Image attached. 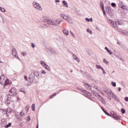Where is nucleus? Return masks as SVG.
Wrapping results in <instances>:
<instances>
[{
	"label": "nucleus",
	"instance_id": "f257e3e1",
	"mask_svg": "<svg viewBox=\"0 0 128 128\" xmlns=\"http://www.w3.org/2000/svg\"><path fill=\"white\" fill-rule=\"evenodd\" d=\"M33 74H31L30 75L28 79L30 80V82H29L32 84V82H34L36 78H38V80H40V72L38 70H34L33 71Z\"/></svg>",
	"mask_w": 128,
	"mask_h": 128
},
{
	"label": "nucleus",
	"instance_id": "f03ea898",
	"mask_svg": "<svg viewBox=\"0 0 128 128\" xmlns=\"http://www.w3.org/2000/svg\"><path fill=\"white\" fill-rule=\"evenodd\" d=\"M48 22V24H52V26H56L58 24H60L62 20H60V19H57L54 22L52 20L48 19V18H46L44 19V22Z\"/></svg>",
	"mask_w": 128,
	"mask_h": 128
},
{
	"label": "nucleus",
	"instance_id": "7ed1b4c3",
	"mask_svg": "<svg viewBox=\"0 0 128 128\" xmlns=\"http://www.w3.org/2000/svg\"><path fill=\"white\" fill-rule=\"evenodd\" d=\"M0 84L4 86V88H6V84H8V80H4V75L0 76Z\"/></svg>",
	"mask_w": 128,
	"mask_h": 128
},
{
	"label": "nucleus",
	"instance_id": "20e7f679",
	"mask_svg": "<svg viewBox=\"0 0 128 128\" xmlns=\"http://www.w3.org/2000/svg\"><path fill=\"white\" fill-rule=\"evenodd\" d=\"M11 97L12 96H10V94L6 95L4 98V102L6 104H10Z\"/></svg>",
	"mask_w": 128,
	"mask_h": 128
},
{
	"label": "nucleus",
	"instance_id": "39448f33",
	"mask_svg": "<svg viewBox=\"0 0 128 128\" xmlns=\"http://www.w3.org/2000/svg\"><path fill=\"white\" fill-rule=\"evenodd\" d=\"M9 92H10V95L11 96H16L18 93L16 92V88H12L10 90Z\"/></svg>",
	"mask_w": 128,
	"mask_h": 128
},
{
	"label": "nucleus",
	"instance_id": "423d86ee",
	"mask_svg": "<svg viewBox=\"0 0 128 128\" xmlns=\"http://www.w3.org/2000/svg\"><path fill=\"white\" fill-rule=\"evenodd\" d=\"M32 5L34 6V8H36V10H42V6H40V4L34 2H32Z\"/></svg>",
	"mask_w": 128,
	"mask_h": 128
},
{
	"label": "nucleus",
	"instance_id": "0eeeda50",
	"mask_svg": "<svg viewBox=\"0 0 128 128\" xmlns=\"http://www.w3.org/2000/svg\"><path fill=\"white\" fill-rule=\"evenodd\" d=\"M12 55H13L14 56V58H17V60H19L20 61V58L18 56V52H16V48H14L12 49Z\"/></svg>",
	"mask_w": 128,
	"mask_h": 128
},
{
	"label": "nucleus",
	"instance_id": "6e6552de",
	"mask_svg": "<svg viewBox=\"0 0 128 128\" xmlns=\"http://www.w3.org/2000/svg\"><path fill=\"white\" fill-rule=\"evenodd\" d=\"M113 114L111 116L113 118H114V120H120V116H118V114H114V112H113Z\"/></svg>",
	"mask_w": 128,
	"mask_h": 128
},
{
	"label": "nucleus",
	"instance_id": "1a4fd4ad",
	"mask_svg": "<svg viewBox=\"0 0 128 128\" xmlns=\"http://www.w3.org/2000/svg\"><path fill=\"white\" fill-rule=\"evenodd\" d=\"M81 92H82L84 94H86L85 95L86 96H92V94L86 90H81Z\"/></svg>",
	"mask_w": 128,
	"mask_h": 128
},
{
	"label": "nucleus",
	"instance_id": "9d476101",
	"mask_svg": "<svg viewBox=\"0 0 128 128\" xmlns=\"http://www.w3.org/2000/svg\"><path fill=\"white\" fill-rule=\"evenodd\" d=\"M46 22V24H42V27L44 28H48L50 24H48V22Z\"/></svg>",
	"mask_w": 128,
	"mask_h": 128
},
{
	"label": "nucleus",
	"instance_id": "9b49d317",
	"mask_svg": "<svg viewBox=\"0 0 128 128\" xmlns=\"http://www.w3.org/2000/svg\"><path fill=\"white\" fill-rule=\"evenodd\" d=\"M110 23L113 28H116V22L110 20Z\"/></svg>",
	"mask_w": 128,
	"mask_h": 128
},
{
	"label": "nucleus",
	"instance_id": "f8f14e48",
	"mask_svg": "<svg viewBox=\"0 0 128 128\" xmlns=\"http://www.w3.org/2000/svg\"><path fill=\"white\" fill-rule=\"evenodd\" d=\"M112 98L114 100H116L117 102H120V100H118V98L116 96V94H112Z\"/></svg>",
	"mask_w": 128,
	"mask_h": 128
},
{
	"label": "nucleus",
	"instance_id": "ddd939ff",
	"mask_svg": "<svg viewBox=\"0 0 128 128\" xmlns=\"http://www.w3.org/2000/svg\"><path fill=\"white\" fill-rule=\"evenodd\" d=\"M84 86L86 88H88V90H92V86H90V85L86 83L84 84Z\"/></svg>",
	"mask_w": 128,
	"mask_h": 128
},
{
	"label": "nucleus",
	"instance_id": "4468645a",
	"mask_svg": "<svg viewBox=\"0 0 128 128\" xmlns=\"http://www.w3.org/2000/svg\"><path fill=\"white\" fill-rule=\"evenodd\" d=\"M101 108L102 110L104 112L105 114H106V116H110V114L108 112L106 111V110H104V107H101Z\"/></svg>",
	"mask_w": 128,
	"mask_h": 128
},
{
	"label": "nucleus",
	"instance_id": "2eb2a0df",
	"mask_svg": "<svg viewBox=\"0 0 128 128\" xmlns=\"http://www.w3.org/2000/svg\"><path fill=\"white\" fill-rule=\"evenodd\" d=\"M100 6H101V8H102V10L103 11V14H104V16H106V11L104 10V4H102H102H101Z\"/></svg>",
	"mask_w": 128,
	"mask_h": 128
},
{
	"label": "nucleus",
	"instance_id": "dca6fc26",
	"mask_svg": "<svg viewBox=\"0 0 128 128\" xmlns=\"http://www.w3.org/2000/svg\"><path fill=\"white\" fill-rule=\"evenodd\" d=\"M62 3L64 6H66V8H68V2H66V1L63 0Z\"/></svg>",
	"mask_w": 128,
	"mask_h": 128
},
{
	"label": "nucleus",
	"instance_id": "f3484780",
	"mask_svg": "<svg viewBox=\"0 0 128 128\" xmlns=\"http://www.w3.org/2000/svg\"><path fill=\"white\" fill-rule=\"evenodd\" d=\"M124 2H121V1L119 2L118 4L119 8H122L123 6H124Z\"/></svg>",
	"mask_w": 128,
	"mask_h": 128
},
{
	"label": "nucleus",
	"instance_id": "a211bd4d",
	"mask_svg": "<svg viewBox=\"0 0 128 128\" xmlns=\"http://www.w3.org/2000/svg\"><path fill=\"white\" fill-rule=\"evenodd\" d=\"M94 96H96V98H100V100H104V98H102L100 95H98V92L95 93Z\"/></svg>",
	"mask_w": 128,
	"mask_h": 128
},
{
	"label": "nucleus",
	"instance_id": "6ab92c4d",
	"mask_svg": "<svg viewBox=\"0 0 128 128\" xmlns=\"http://www.w3.org/2000/svg\"><path fill=\"white\" fill-rule=\"evenodd\" d=\"M122 34H126V36H128V30H122Z\"/></svg>",
	"mask_w": 128,
	"mask_h": 128
},
{
	"label": "nucleus",
	"instance_id": "aec40b11",
	"mask_svg": "<svg viewBox=\"0 0 128 128\" xmlns=\"http://www.w3.org/2000/svg\"><path fill=\"white\" fill-rule=\"evenodd\" d=\"M106 10H108L109 12H112V8L110 6H107Z\"/></svg>",
	"mask_w": 128,
	"mask_h": 128
},
{
	"label": "nucleus",
	"instance_id": "412c9836",
	"mask_svg": "<svg viewBox=\"0 0 128 128\" xmlns=\"http://www.w3.org/2000/svg\"><path fill=\"white\" fill-rule=\"evenodd\" d=\"M55 40H58V42H62V38H60V36H58L55 38Z\"/></svg>",
	"mask_w": 128,
	"mask_h": 128
},
{
	"label": "nucleus",
	"instance_id": "4be33fe9",
	"mask_svg": "<svg viewBox=\"0 0 128 128\" xmlns=\"http://www.w3.org/2000/svg\"><path fill=\"white\" fill-rule=\"evenodd\" d=\"M63 34H65V36H68V31L66 30H63Z\"/></svg>",
	"mask_w": 128,
	"mask_h": 128
},
{
	"label": "nucleus",
	"instance_id": "5701e85b",
	"mask_svg": "<svg viewBox=\"0 0 128 128\" xmlns=\"http://www.w3.org/2000/svg\"><path fill=\"white\" fill-rule=\"evenodd\" d=\"M44 68H46V70L48 72H50V68L48 64H46V66Z\"/></svg>",
	"mask_w": 128,
	"mask_h": 128
},
{
	"label": "nucleus",
	"instance_id": "b1692460",
	"mask_svg": "<svg viewBox=\"0 0 128 128\" xmlns=\"http://www.w3.org/2000/svg\"><path fill=\"white\" fill-rule=\"evenodd\" d=\"M104 49L110 54H112V52H110V50H108V47H105Z\"/></svg>",
	"mask_w": 128,
	"mask_h": 128
},
{
	"label": "nucleus",
	"instance_id": "393cba45",
	"mask_svg": "<svg viewBox=\"0 0 128 128\" xmlns=\"http://www.w3.org/2000/svg\"><path fill=\"white\" fill-rule=\"evenodd\" d=\"M16 118H18L19 122H20L22 120V118L20 115L16 116Z\"/></svg>",
	"mask_w": 128,
	"mask_h": 128
},
{
	"label": "nucleus",
	"instance_id": "a878e982",
	"mask_svg": "<svg viewBox=\"0 0 128 128\" xmlns=\"http://www.w3.org/2000/svg\"><path fill=\"white\" fill-rule=\"evenodd\" d=\"M86 22H92V18H86Z\"/></svg>",
	"mask_w": 128,
	"mask_h": 128
},
{
	"label": "nucleus",
	"instance_id": "bb28decb",
	"mask_svg": "<svg viewBox=\"0 0 128 128\" xmlns=\"http://www.w3.org/2000/svg\"><path fill=\"white\" fill-rule=\"evenodd\" d=\"M40 64H41L42 66H44V67H45L46 66V64L45 62L44 61H40Z\"/></svg>",
	"mask_w": 128,
	"mask_h": 128
},
{
	"label": "nucleus",
	"instance_id": "cd10ccee",
	"mask_svg": "<svg viewBox=\"0 0 128 128\" xmlns=\"http://www.w3.org/2000/svg\"><path fill=\"white\" fill-rule=\"evenodd\" d=\"M63 18L66 20H67L68 22H70V21L68 20V17L67 16H66V15H64V16H63Z\"/></svg>",
	"mask_w": 128,
	"mask_h": 128
},
{
	"label": "nucleus",
	"instance_id": "c85d7f7f",
	"mask_svg": "<svg viewBox=\"0 0 128 128\" xmlns=\"http://www.w3.org/2000/svg\"><path fill=\"white\" fill-rule=\"evenodd\" d=\"M0 10L2 12H6V10L2 7L0 6Z\"/></svg>",
	"mask_w": 128,
	"mask_h": 128
},
{
	"label": "nucleus",
	"instance_id": "c756f323",
	"mask_svg": "<svg viewBox=\"0 0 128 128\" xmlns=\"http://www.w3.org/2000/svg\"><path fill=\"white\" fill-rule=\"evenodd\" d=\"M12 126V123L9 122L7 125H6L5 126V128H10V126Z\"/></svg>",
	"mask_w": 128,
	"mask_h": 128
},
{
	"label": "nucleus",
	"instance_id": "7c9ffc66",
	"mask_svg": "<svg viewBox=\"0 0 128 128\" xmlns=\"http://www.w3.org/2000/svg\"><path fill=\"white\" fill-rule=\"evenodd\" d=\"M122 10H128V6H126V5H123V6L121 8Z\"/></svg>",
	"mask_w": 128,
	"mask_h": 128
},
{
	"label": "nucleus",
	"instance_id": "2f4dec72",
	"mask_svg": "<svg viewBox=\"0 0 128 128\" xmlns=\"http://www.w3.org/2000/svg\"><path fill=\"white\" fill-rule=\"evenodd\" d=\"M108 92H109L110 96H112V94H114V93H112V91L110 89L108 90Z\"/></svg>",
	"mask_w": 128,
	"mask_h": 128
},
{
	"label": "nucleus",
	"instance_id": "473e14b6",
	"mask_svg": "<svg viewBox=\"0 0 128 128\" xmlns=\"http://www.w3.org/2000/svg\"><path fill=\"white\" fill-rule=\"evenodd\" d=\"M86 32H88V33L90 34H92V32L91 31L90 28H87Z\"/></svg>",
	"mask_w": 128,
	"mask_h": 128
},
{
	"label": "nucleus",
	"instance_id": "72a5a7b5",
	"mask_svg": "<svg viewBox=\"0 0 128 128\" xmlns=\"http://www.w3.org/2000/svg\"><path fill=\"white\" fill-rule=\"evenodd\" d=\"M19 90L22 92H24V94H26V92L24 91V88H20Z\"/></svg>",
	"mask_w": 128,
	"mask_h": 128
},
{
	"label": "nucleus",
	"instance_id": "f704fd0d",
	"mask_svg": "<svg viewBox=\"0 0 128 128\" xmlns=\"http://www.w3.org/2000/svg\"><path fill=\"white\" fill-rule=\"evenodd\" d=\"M111 6L113 8H116V3H114V2H112L111 4Z\"/></svg>",
	"mask_w": 128,
	"mask_h": 128
},
{
	"label": "nucleus",
	"instance_id": "c9c22d12",
	"mask_svg": "<svg viewBox=\"0 0 128 128\" xmlns=\"http://www.w3.org/2000/svg\"><path fill=\"white\" fill-rule=\"evenodd\" d=\"M102 68V66H100V65H96V68H99L100 70H101Z\"/></svg>",
	"mask_w": 128,
	"mask_h": 128
},
{
	"label": "nucleus",
	"instance_id": "e433bc0d",
	"mask_svg": "<svg viewBox=\"0 0 128 128\" xmlns=\"http://www.w3.org/2000/svg\"><path fill=\"white\" fill-rule=\"evenodd\" d=\"M121 112H122V114H126V110L124 108L121 109Z\"/></svg>",
	"mask_w": 128,
	"mask_h": 128
},
{
	"label": "nucleus",
	"instance_id": "4c0bfd02",
	"mask_svg": "<svg viewBox=\"0 0 128 128\" xmlns=\"http://www.w3.org/2000/svg\"><path fill=\"white\" fill-rule=\"evenodd\" d=\"M112 84L113 86H116V82H112Z\"/></svg>",
	"mask_w": 128,
	"mask_h": 128
},
{
	"label": "nucleus",
	"instance_id": "58836bf2",
	"mask_svg": "<svg viewBox=\"0 0 128 128\" xmlns=\"http://www.w3.org/2000/svg\"><path fill=\"white\" fill-rule=\"evenodd\" d=\"M72 56H73V58H74V60H76V59L78 58V56H76V54H73Z\"/></svg>",
	"mask_w": 128,
	"mask_h": 128
},
{
	"label": "nucleus",
	"instance_id": "ea45409f",
	"mask_svg": "<svg viewBox=\"0 0 128 128\" xmlns=\"http://www.w3.org/2000/svg\"><path fill=\"white\" fill-rule=\"evenodd\" d=\"M101 70L102 71L103 74H106V72H104V68H101Z\"/></svg>",
	"mask_w": 128,
	"mask_h": 128
},
{
	"label": "nucleus",
	"instance_id": "a19ab883",
	"mask_svg": "<svg viewBox=\"0 0 128 128\" xmlns=\"http://www.w3.org/2000/svg\"><path fill=\"white\" fill-rule=\"evenodd\" d=\"M103 62L105 64H108V60H106L104 58L103 60Z\"/></svg>",
	"mask_w": 128,
	"mask_h": 128
},
{
	"label": "nucleus",
	"instance_id": "79ce46f5",
	"mask_svg": "<svg viewBox=\"0 0 128 128\" xmlns=\"http://www.w3.org/2000/svg\"><path fill=\"white\" fill-rule=\"evenodd\" d=\"M34 104H32V110H33L34 112Z\"/></svg>",
	"mask_w": 128,
	"mask_h": 128
},
{
	"label": "nucleus",
	"instance_id": "37998d69",
	"mask_svg": "<svg viewBox=\"0 0 128 128\" xmlns=\"http://www.w3.org/2000/svg\"><path fill=\"white\" fill-rule=\"evenodd\" d=\"M32 46L33 48H36V44L34 43H32Z\"/></svg>",
	"mask_w": 128,
	"mask_h": 128
},
{
	"label": "nucleus",
	"instance_id": "c03bdc74",
	"mask_svg": "<svg viewBox=\"0 0 128 128\" xmlns=\"http://www.w3.org/2000/svg\"><path fill=\"white\" fill-rule=\"evenodd\" d=\"M25 114L24 113H22V112H21L20 114V116L22 117V116H24Z\"/></svg>",
	"mask_w": 128,
	"mask_h": 128
},
{
	"label": "nucleus",
	"instance_id": "a18cd8bd",
	"mask_svg": "<svg viewBox=\"0 0 128 128\" xmlns=\"http://www.w3.org/2000/svg\"><path fill=\"white\" fill-rule=\"evenodd\" d=\"M26 110H30V105H27L26 106Z\"/></svg>",
	"mask_w": 128,
	"mask_h": 128
},
{
	"label": "nucleus",
	"instance_id": "49530a36",
	"mask_svg": "<svg viewBox=\"0 0 128 128\" xmlns=\"http://www.w3.org/2000/svg\"><path fill=\"white\" fill-rule=\"evenodd\" d=\"M70 34H71L73 38H75L76 36H74V33H72V31H70Z\"/></svg>",
	"mask_w": 128,
	"mask_h": 128
},
{
	"label": "nucleus",
	"instance_id": "de8ad7c7",
	"mask_svg": "<svg viewBox=\"0 0 128 128\" xmlns=\"http://www.w3.org/2000/svg\"><path fill=\"white\" fill-rule=\"evenodd\" d=\"M42 74H46V72L44 70H43L42 72Z\"/></svg>",
	"mask_w": 128,
	"mask_h": 128
},
{
	"label": "nucleus",
	"instance_id": "09e8293b",
	"mask_svg": "<svg viewBox=\"0 0 128 128\" xmlns=\"http://www.w3.org/2000/svg\"><path fill=\"white\" fill-rule=\"evenodd\" d=\"M64 14H60V18H64Z\"/></svg>",
	"mask_w": 128,
	"mask_h": 128
},
{
	"label": "nucleus",
	"instance_id": "8fccbe9b",
	"mask_svg": "<svg viewBox=\"0 0 128 128\" xmlns=\"http://www.w3.org/2000/svg\"><path fill=\"white\" fill-rule=\"evenodd\" d=\"M94 88H96V90H98V92H100V90H98V86H95Z\"/></svg>",
	"mask_w": 128,
	"mask_h": 128
},
{
	"label": "nucleus",
	"instance_id": "3c124183",
	"mask_svg": "<svg viewBox=\"0 0 128 128\" xmlns=\"http://www.w3.org/2000/svg\"><path fill=\"white\" fill-rule=\"evenodd\" d=\"M9 114H10V112H12V110H7Z\"/></svg>",
	"mask_w": 128,
	"mask_h": 128
},
{
	"label": "nucleus",
	"instance_id": "603ef678",
	"mask_svg": "<svg viewBox=\"0 0 128 128\" xmlns=\"http://www.w3.org/2000/svg\"><path fill=\"white\" fill-rule=\"evenodd\" d=\"M75 60L78 62H80V59L78 58H76Z\"/></svg>",
	"mask_w": 128,
	"mask_h": 128
},
{
	"label": "nucleus",
	"instance_id": "864d4df0",
	"mask_svg": "<svg viewBox=\"0 0 128 128\" xmlns=\"http://www.w3.org/2000/svg\"><path fill=\"white\" fill-rule=\"evenodd\" d=\"M24 78L25 80H28V76H24Z\"/></svg>",
	"mask_w": 128,
	"mask_h": 128
},
{
	"label": "nucleus",
	"instance_id": "5fc2aeb1",
	"mask_svg": "<svg viewBox=\"0 0 128 128\" xmlns=\"http://www.w3.org/2000/svg\"><path fill=\"white\" fill-rule=\"evenodd\" d=\"M124 100H126V102H128V97H126L124 98Z\"/></svg>",
	"mask_w": 128,
	"mask_h": 128
},
{
	"label": "nucleus",
	"instance_id": "6e6d98bb",
	"mask_svg": "<svg viewBox=\"0 0 128 128\" xmlns=\"http://www.w3.org/2000/svg\"><path fill=\"white\" fill-rule=\"evenodd\" d=\"M28 122H30V116H28Z\"/></svg>",
	"mask_w": 128,
	"mask_h": 128
},
{
	"label": "nucleus",
	"instance_id": "4d7b16f0",
	"mask_svg": "<svg viewBox=\"0 0 128 128\" xmlns=\"http://www.w3.org/2000/svg\"><path fill=\"white\" fill-rule=\"evenodd\" d=\"M92 92L93 94H94V96L97 93L96 92H95L94 90H92Z\"/></svg>",
	"mask_w": 128,
	"mask_h": 128
},
{
	"label": "nucleus",
	"instance_id": "13d9d810",
	"mask_svg": "<svg viewBox=\"0 0 128 128\" xmlns=\"http://www.w3.org/2000/svg\"><path fill=\"white\" fill-rule=\"evenodd\" d=\"M0 110H2V112H5L6 114L8 115V112H6V111H4V110H2V109H0Z\"/></svg>",
	"mask_w": 128,
	"mask_h": 128
},
{
	"label": "nucleus",
	"instance_id": "bf43d9fd",
	"mask_svg": "<svg viewBox=\"0 0 128 128\" xmlns=\"http://www.w3.org/2000/svg\"><path fill=\"white\" fill-rule=\"evenodd\" d=\"M122 84L123 86H124V88H125L126 84H124V82H122Z\"/></svg>",
	"mask_w": 128,
	"mask_h": 128
},
{
	"label": "nucleus",
	"instance_id": "052dcab7",
	"mask_svg": "<svg viewBox=\"0 0 128 128\" xmlns=\"http://www.w3.org/2000/svg\"><path fill=\"white\" fill-rule=\"evenodd\" d=\"M52 98H54V96H56V94L54 93V94H52Z\"/></svg>",
	"mask_w": 128,
	"mask_h": 128
},
{
	"label": "nucleus",
	"instance_id": "680f3d73",
	"mask_svg": "<svg viewBox=\"0 0 128 128\" xmlns=\"http://www.w3.org/2000/svg\"><path fill=\"white\" fill-rule=\"evenodd\" d=\"M121 90H122V88L120 87H119L118 90V92H120Z\"/></svg>",
	"mask_w": 128,
	"mask_h": 128
},
{
	"label": "nucleus",
	"instance_id": "e2e57ef3",
	"mask_svg": "<svg viewBox=\"0 0 128 128\" xmlns=\"http://www.w3.org/2000/svg\"><path fill=\"white\" fill-rule=\"evenodd\" d=\"M56 2H60V0H56Z\"/></svg>",
	"mask_w": 128,
	"mask_h": 128
},
{
	"label": "nucleus",
	"instance_id": "0e129e2a",
	"mask_svg": "<svg viewBox=\"0 0 128 128\" xmlns=\"http://www.w3.org/2000/svg\"><path fill=\"white\" fill-rule=\"evenodd\" d=\"M102 103H103L104 104H106V100H103V101H102Z\"/></svg>",
	"mask_w": 128,
	"mask_h": 128
},
{
	"label": "nucleus",
	"instance_id": "69168bd1",
	"mask_svg": "<svg viewBox=\"0 0 128 128\" xmlns=\"http://www.w3.org/2000/svg\"><path fill=\"white\" fill-rule=\"evenodd\" d=\"M22 56H26L24 52H22Z\"/></svg>",
	"mask_w": 128,
	"mask_h": 128
},
{
	"label": "nucleus",
	"instance_id": "338daca9",
	"mask_svg": "<svg viewBox=\"0 0 128 128\" xmlns=\"http://www.w3.org/2000/svg\"><path fill=\"white\" fill-rule=\"evenodd\" d=\"M17 100H20V98H18Z\"/></svg>",
	"mask_w": 128,
	"mask_h": 128
},
{
	"label": "nucleus",
	"instance_id": "774afa93",
	"mask_svg": "<svg viewBox=\"0 0 128 128\" xmlns=\"http://www.w3.org/2000/svg\"><path fill=\"white\" fill-rule=\"evenodd\" d=\"M52 98V95H51L50 96V98Z\"/></svg>",
	"mask_w": 128,
	"mask_h": 128
}]
</instances>
